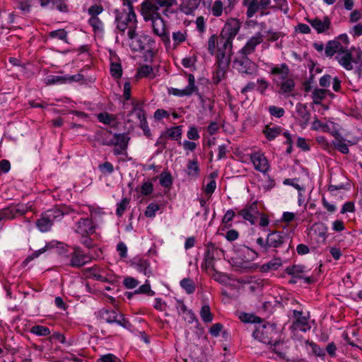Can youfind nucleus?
<instances>
[{
  "instance_id": "obj_62",
  "label": "nucleus",
  "mask_w": 362,
  "mask_h": 362,
  "mask_svg": "<svg viewBox=\"0 0 362 362\" xmlns=\"http://www.w3.org/2000/svg\"><path fill=\"white\" fill-rule=\"evenodd\" d=\"M269 113L276 117L280 118L284 115V110L282 107H279L276 106H270L269 107Z\"/></svg>"
},
{
  "instance_id": "obj_20",
  "label": "nucleus",
  "mask_w": 362,
  "mask_h": 362,
  "mask_svg": "<svg viewBox=\"0 0 362 362\" xmlns=\"http://www.w3.org/2000/svg\"><path fill=\"white\" fill-rule=\"evenodd\" d=\"M233 66L241 73L251 74L255 71V64L247 57L235 59Z\"/></svg>"
},
{
  "instance_id": "obj_58",
  "label": "nucleus",
  "mask_w": 362,
  "mask_h": 362,
  "mask_svg": "<svg viewBox=\"0 0 362 362\" xmlns=\"http://www.w3.org/2000/svg\"><path fill=\"white\" fill-rule=\"evenodd\" d=\"M103 8L102 6L93 5L88 8V13L90 16V17L98 18V16L100 14L103 12Z\"/></svg>"
},
{
  "instance_id": "obj_23",
  "label": "nucleus",
  "mask_w": 362,
  "mask_h": 362,
  "mask_svg": "<svg viewBox=\"0 0 362 362\" xmlns=\"http://www.w3.org/2000/svg\"><path fill=\"white\" fill-rule=\"evenodd\" d=\"M107 144L115 145L114 152L115 154H121L125 150L127 145V139L124 134H115L112 139Z\"/></svg>"
},
{
  "instance_id": "obj_17",
  "label": "nucleus",
  "mask_w": 362,
  "mask_h": 362,
  "mask_svg": "<svg viewBox=\"0 0 362 362\" xmlns=\"http://www.w3.org/2000/svg\"><path fill=\"white\" fill-rule=\"evenodd\" d=\"M262 41L263 35L261 33H257L247 41L245 45L240 50V53L243 56L250 54Z\"/></svg>"
},
{
  "instance_id": "obj_34",
  "label": "nucleus",
  "mask_w": 362,
  "mask_h": 362,
  "mask_svg": "<svg viewBox=\"0 0 362 362\" xmlns=\"http://www.w3.org/2000/svg\"><path fill=\"white\" fill-rule=\"evenodd\" d=\"M214 251L208 249L204 256V267L206 270H214Z\"/></svg>"
},
{
  "instance_id": "obj_19",
  "label": "nucleus",
  "mask_w": 362,
  "mask_h": 362,
  "mask_svg": "<svg viewBox=\"0 0 362 362\" xmlns=\"http://www.w3.org/2000/svg\"><path fill=\"white\" fill-rule=\"evenodd\" d=\"M240 28V22L239 20L236 18H230L225 24L221 35L233 40L239 32Z\"/></svg>"
},
{
  "instance_id": "obj_4",
  "label": "nucleus",
  "mask_w": 362,
  "mask_h": 362,
  "mask_svg": "<svg viewBox=\"0 0 362 362\" xmlns=\"http://www.w3.org/2000/svg\"><path fill=\"white\" fill-rule=\"evenodd\" d=\"M276 335L274 327L267 324L262 320L255 325V330L253 332L255 339L266 344L276 345V341L273 339Z\"/></svg>"
},
{
  "instance_id": "obj_42",
  "label": "nucleus",
  "mask_w": 362,
  "mask_h": 362,
  "mask_svg": "<svg viewBox=\"0 0 362 362\" xmlns=\"http://www.w3.org/2000/svg\"><path fill=\"white\" fill-rule=\"evenodd\" d=\"M88 276L101 281H105L107 280L106 276H104V271L97 267L90 269Z\"/></svg>"
},
{
  "instance_id": "obj_10",
  "label": "nucleus",
  "mask_w": 362,
  "mask_h": 362,
  "mask_svg": "<svg viewBox=\"0 0 362 362\" xmlns=\"http://www.w3.org/2000/svg\"><path fill=\"white\" fill-rule=\"evenodd\" d=\"M28 210V206L24 204L11 205L0 210V222L15 218L24 214Z\"/></svg>"
},
{
  "instance_id": "obj_28",
  "label": "nucleus",
  "mask_w": 362,
  "mask_h": 362,
  "mask_svg": "<svg viewBox=\"0 0 362 362\" xmlns=\"http://www.w3.org/2000/svg\"><path fill=\"white\" fill-rule=\"evenodd\" d=\"M243 6L246 8V16L252 18L260 9L259 0H243Z\"/></svg>"
},
{
  "instance_id": "obj_51",
  "label": "nucleus",
  "mask_w": 362,
  "mask_h": 362,
  "mask_svg": "<svg viewBox=\"0 0 362 362\" xmlns=\"http://www.w3.org/2000/svg\"><path fill=\"white\" fill-rule=\"evenodd\" d=\"M218 40L217 36L215 35H211L207 42V49L211 54H214L216 51V47H218Z\"/></svg>"
},
{
  "instance_id": "obj_60",
  "label": "nucleus",
  "mask_w": 362,
  "mask_h": 362,
  "mask_svg": "<svg viewBox=\"0 0 362 362\" xmlns=\"http://www.w3.org/2000/svg\"><path fill=\"white\" fill-rule=\"evenodd\" d=\"M160 184L165 187H168L172 184L171 176L169 173H162L160 177Z\"/></svg>"
},
{
  "instance_id": "obj_49",
  "label": "nucleus",
  "mask_w": 362,
  "mask_h": 362,
  "mask_svg": "<svg viewBox=\"0 0 362 362\" xmlns=\"http://www.w3.org/2000/svg\"><path fill=\"white\" fill-rule=\"evenodd\" d=\"M313 230L315 233L318 232L319 239L320 240L324 242L326 239L327 234V227L322 223L315 224L313 226Z\"/></svg>"
},
{
  "instance_id": "obj_48",
  "label": "nucleus",
  "mask_w": 362,
  "mask_h": 362,
  "mask_svg": "<svg viewBox=\"0 0 362 362\" xmlns=\"http://www.w3.org/2000/svg\"><path fill=\"white\" fill-rule=\"evenodd\" d=\"M277 86H280L282 92L289 93L293 89L295 84L293 79L288 78Z\"/></svg>"
},
{
  "instance_id": "obj_18",
  "label": "nucleus",
  "mask_w": 362,
  "mask_h": 362,
  "mask_svg": "<svg viewBox=\"0 0 362 362\" xmlns=\"http://www.w3.org/2000/svg\"><path fill=\"white\" fill-rule=\"evenodd\" d=\"M82 76L81 74L70 75H50L46 78V83L47 84H62L67 83L72 81H78L81 80Z\"/></svg>"
},
{
  "instance_id": "obj_37",
  "label": "nucleus",
  "mask_w": 362,
  "mask_h": 362,
  "mask_svg": "<svg viewBox=\"0 0 362 362\" xmlns=\"http://www.w3.org/2000/svg\"><path fill=\"white\" fill-rule=\"evenodd\" d=\"M155 74H153V69L151 66L148 65H144L141 66L136 73V77L143 78V77H150L153 78Z\"/></svg>"
},
{
  "instance_id": "obj_36",
  "label": "nucleus",
  "mask_w": 362,
  "mask_h": 362,
  "mask_svg": "<svg viewBox=\"0 0 362 362\" xmlns=\"http://www.w3.org/2000/svg\"><path fill=\"white\" fill-rule=\"evenodd\" d=\"M89 25L96 34H102L104 30L103 23L99 18L90 17L88 20Z\"/></svg>"
},
{
  "instance_id": "obj_31",
  "label": "nucleus",
  "mask_w": 362,
  "mask_h": 362,
  "mask_svg": "<svg viewBox=\"0 0 362 362\" xmlns=\"http://www.w3.org/2000/svg\"><path fill=\"white\" fill-rule=\"evenodd\" d=\"M256 212V204L253 203L249 207L245 208L240 211V214L243 218L251 223H255L254 214Z\"/></svg>"
},
{
  "instance_id": "obj_53",
  "label": "nucleus",
  "mask_w": 362,
  "mask_h": 362,
  "mask_svg": "<svg viewBox=\"0 0 362 362\" xmlns=\"http://www.w3.org/2000/svg\"><path fill=\"white\" fill-rule=\"evenodd\" d=\"M110 73L115 78H119L122 74V66L119 63L112 62L110 66Z\"/></svg>"
},
{
  "instance_id": "obj_14",
  "label": "nucleus",
  "mask_w": 362,
  "mask_h": 362,
  "mask_svg": "<svg viewBox=\"0 0 362 362\" xmlns=\"http://www.w3.org/2000/svg\"><path fill=\"white\" fill-rule=\"evenodd\" d=\"M251 162L254 166V168L265 174L269 170V163L263 153L261 151L253 152L250 155Z\"/></svg>"
},
{
  "instance_id": "obj_30",
  "label": "nucleus",
  "mask_w": 362,
  "mask_h": 362,
  "mask_svg": "<svg viewBox=\"0 0 362 362\" xmlns=\"http://www.w3.org/2000/svg\"><path fill=\"white\" fill-rule=\"evenodd\" d=\"M283 243V237L279 232H272L267 236V244L269 247H278Z\"/></svg>"
},
{
  "instance_id": "obj_1",
  "label": "nucleus",
  "mask_w": 362,
  "mask_h": 362,
  "mask_svg": "<svg viewBox=\"0 0 362 362\" xmlns=\"http://www.w3.org/2000/svg\"><path fill=\"white\" fill-rule=\"evenodd\" d=\"M124 8L122 11H115V23L117 29L124 35L127 30V35H132L134 30H136L137 21L135 13L133 11L130 0H124Z\"/></svg>"
},
{
  "instance_id": "obj_25",
  "label": "nucleus",
  "mask_w": 362,
  "mask_h": 362,
  "mask_svg": "<svg viewBox=\"0 0 362 362\" xmlns=\"http://www.w3.org/2000/svg\"><path fill=\"white\" fill-rule=\"evenodd\" d=\"M145 119V115L141 105L136 104L134 105L132 110L128 115L127 120L128 122L137 125Z\"/></svg>"
},
{
  "instance_id": "obj_44",
  "label": "nucleus",
  "mask_w": 362,
  "mask_h": 362,
  "mask_svg": "<svg viewBox=\"0 0 362 362\" xmlns=\"http://www.w3.org/2000/svg\"><path fill=\"white\" fill-rule=\"evenodd\" d=\"M281 265V261L279 259H273L267 264L262 266L261 269L263 272L269 270H276Z\"/></svg>"
},
{
  "instance_id": "obj_8",
  "label": "nucleus",
  "mask_w": 362,
  "mask_h": 362,
  "mask_svg": "<svg viewBox=\"0 0 362 362\" xmlns=\"http://www.w3.org/2000/svg\"><path fill=\"white\" fill-rule=\"evenodd\" d=\"M143 16L146 21L151 20L152 21L154 33L162 38L166 46H170V38L165 33V25L160 17V13L153 14L152 16H147L143 13Z\"/></svg>"
},
{
  "instance_id": "obj_7",
  "label": "nucleus",
  "mask_w": 362,
  "mask_h": 362,
  "mask_svg": "<svg viewBox=\"0 0 362 362\" xmlns=\"http://www.w3.org/2000/svg\"><path fill=\"white\" fill-rule=\"evenodd\" d=\"M258 256L256 251L246 246H242L237 249L233 259L239 267L247 268L248 264L254 261Z\"/></svg>"
},
{
  "instance_id": "obj_61",
  "label": "nucleus",
  "mask_w": 362,
  "mask_h": 362,
  "mask_svg": "<svg viewBox=\"0 0 362 362\" xmlns=\"http://www.w3.org/2000/svg\"><path fill=\"white\" fill-rule=\"evenodd\" d=\"M123 284L126 288L132 289L139 285V281L133 277L128 276L124 279Z\"/></svg>"
},
{
  "instance_id": "obj_29",
  "label": "nucleus",
  "mask_w": 362,
  "mask_h": 362,
  "mask_svg": "<svg viewBox=\"0 0 362 362\" xmlns=\"http://www.w3.org/2000/svg\"><path fill=\"white\" fill-rule=\"evenodd\" d=\"M202 0H184L180 4V11L187 15L192 14Z\"/></svg>"
},
{
  "instance_id": "obj_54",
  "label": "nucleus",
  "mask_w": 362,
  "mask_h": 362,
  "mask_svg": "<svg viewBox=\"0 0 362 362\" xmlns=\"http://www.w3.org/2000/svg\"><path fill=\"white\" fill-rule=\"evenodd\" d=\"M97 362H122L121 360L112 354H107L100 356Z\"/></svg>"
},
{
  "instance_id": "obj_26",
  "label": "nucleus",
  "mask_w": 362,
  "mask_h": 362,
  "mask_svg": "<svg viewBox=\"0 0 362 362\" xmlns=\"http://www.w3.org/2000/svg\"><path fill=\"white\" fill-rule=\"evenodd\" d=\"M348 49L347 47H344L341 42H339L338 40L334 39L333 40H330L327 43L325 47V54L327 57H333L334 54H338L339 52L341 51H344Z\"/></svg>"
},
{
  "instance_id": "obj_9",
  "label": "nucleus",
  "mask_w": 362,
  "mask_h": 362,
  "mask_svg": "<svg viewBox=\"0 0 362 362\" xmlns=\"http://www.w3.org/2000/svg\"><path fill=\"white\" fill-rule=\"evenodd\" d=\"M129 39V45L132 50L140 51L145 49L147 47L151 48L154 41L151 37L146 35H138L134 30L132 35H127Z\"/></svg>"
},
{
  "instance_id": "obj_5",
  "label": "nucleus",
  "mask_w": 362,
  "mask_h": 362,
  "mask_svg": "<svg viewBox=\"0 0 362 362\" xmlns=\"http://www.w3.org/2000/svg\"><path fill=\"white\" fill-rule=\"evenodd\" d=\"M177 4L176 0H147L142 4V13L147 16L160 13L166 8Z\"/></svg>"
},
{
  "instance_id": "obj_15",
  "label": "nucleus",
  "mask_w": 362,
  "mask_h": 362,
  "mask_svg": "<svg viewBox=\"0 0 362 362\" xmlns=\"http://www.w3.org/2000/svg\"><path fill=\"white\" fill-rule=\"evenodd\" d=\"M307 21L318 34L327 33L332 25L331 19L327 16L309 18Z\"/></svg>"
},
{
  "instance_id": "obj_43",
  "label": "nucleus",
  "mask_w": 362,
  "mask_h": 362,
  "mask_svg": "<svg viewBox=\"0 0 362 362\" xmlns=\"http://www.w3.org/2000/svg\"><path fill=\"white\" fill-rule=\"evenodd\" d=\"M327 90L325 89L315 88L312 93V98L315 104H320L325 98Z\"/></svg>"
},
{
  "instance_id": "obj_40",
  "label": "nucleus",
  "mask_w": 362,
  "mask_h": 362,
  "mask_svg": "<svg viewBox=\"0 0 362 362\" xmlns=\"http://www.w3.org/2000/svg\"><path fill=\"white\" fill-rule=\"evenodd\" d=\"M223 3L221 0H216L213 3L211 7V12L213 16L216 17H219L222 15L223 11H224Z\"/></svg>"
},
{
  "instance_id": "obj_21",
  "label": "nucleus",
  "mask_w": 362,
  "mask_h": 362,
  "mask_svg": "<svg viewBox=\"0 0 362 362\" xmlns=\"http://www.w3.org/2000/svg\"><path fill=\"white\" fill-rule=\"evenodd\" d=\"M40 6L45 8L57 9L60 12H67L68 5L66 0H40Z\"/></svg>"
},
{
  "instance_id": "obj_35",
  "label": "nucleus",
  "mask_w": 362,
  "mask_h": 362,
  "mask_svg": "<svg viewBox=\"0 0 362 362\" xmlns=\"http://www.w3.org/2000/svg\"><path fill=\"white\" fill-rule=\"evenodd\" d=\"M200 317L202 320L205 323H209L212 322L214 316L211 312L209 305L204 304L202 306L200 310Z\"/></svg>"
},
{
  "instance_id": "obj_33",
  "label": "nucleus",
  "mask_w": 362,
  "mask_h": 362,
  "mask_svg": "<svg viewBox=\"0 0 362 362\" xmlns=\"http://www.w3.org/2000/svg\"><path fill=\"white\" fill-rule=\"evenodd\" d=\"M287 274L293 276L296 278H303L305 272V267L302 265H293L287 267L286 269Z\"/></svg>"
},
{
  "instance_id": "obj_46",
  "label": "nucleus",
  "mask_w": 362,
  "mask_h": 362,
  "mask_svg": "<svg viewBox=\"0 0 362 362\" xmlns=\"http://www.w3.org/2000/svg\"><path fill=\"white\" fill-rule=\"evenodd\" d=\"M239 319L243 322L255 323L260 322L261 319L254 315L242 313L239 315Z\"/></svg>"
},
{
  "instance_id": "obj_52",
  "label": "nucleus",
  "mask_w": 362,
  "mask_h": 362,
  "mask_svg": "<svg viewBox=\"0 0 362 362\" xmlns=\"http://www.w3.org/2000/svg\"><path fill=\"white\" fill-rule=\"evenodd\" d=\"M334 146L342 153L346 154L349 153L348 145L343 139L337 138L334 142Z\"/></svg>"
},
{
  "instance_id": "obj_16",
  "label": "nucleus",
  "mask_w": 362,
  "mask_h": 362,
  "mask_svg": "<svg viewBox=\"0 0 362 362\" xmlns=\"http://www.w3.org/2000/svg\"><path fill=\"white\" fill-rule=\"evenodd\" d=\"M294 321L291 328L295 331L307 332L310 329V325L308 322V317L303 315L300 311L293 310Z\"/></svg>"
},
{
  "instance_id": "obj_47",
  "label": "nucleus",
  "mask_w": 362,
  "mask_h": 362,
  "mask_svg": "<svg viewBox=\"0 0 362 362\" xmlns=\"http://www.w3.org/2000/svg\"><path fill=\"white\" fill-rule=\"evenodd\" d=\"M181 287L189 294L194 293L195 286L193 281L190 279H184L180 281Z\"/></svg>"
},
{
  "instance_id": "obj_50",
  "label": "nucleus",
  "mask_w": 362,
  "mask_h": 362,
  "mask_svg": "<svg viewBox=\"0 0 362 362\" xmlns=\"http://www.w3.org/2000/svg\"><path fill=\"white\" fill-rule=\"evenodd\" d=\"M31 333L37 336H47L49 334L50 330L47 327L42 325L33 326L30 329Z\"/></svg>"
},
{
  "instance_id": "obj_38",
  "label": "nucleus",
  "mask_w": 362,
  "mask_h": 362,
  "mask_svg": "<svg viewBox=\"0 0 362 362\" xmlns=\"http://www.w3.org/2000/svg\"><path fill=\"white\" fill-rule=\"evenodd\" d=\"M264 133L268 139L272 140L280 134L281 128L275 126H267L264 130Z\"/></svg>"
},
{
  "instance_id": "obj_22",
  "label": "nucleus",
  "mask_w": 362,
  "mask_h": 362,
  "mask_svg": "<svg viewBox=\"0 0 362 362\" xmlns=\"http://www.w3.org/2000/svg\"><path fill=\"white\" fill-rule=\"evenodd\" d=\"M296 119L301 127V128L305 129L308 124L310 120V113L307 110V107L305 105L301 103H298L296 105Z\"/></svg>"
},
{
  "instance_id": "obj_32",
  "label": "nucleus",
  "mask_w": 362,
  "mask_h": 362,
  "mask_svg": "<svg viewBox=\"0 0 362 362\" xmlns=\"http://www.w3.org/2000/svg\"><path fill=\"white\" fill-rule=\"evenodd\" d=\"M330 124H332V122H322L317 119H315L311 124V128L315 131H321L323 132H330Z\"/></svg>"
},
{
  "instance_id": "obj_45",
  "label": "nucleus",
  "mask_w": 362,
  "mask_h": 362,
  "mask_svg": "<svg viewBox=\"0 0 362 362\" xmlns=\"http://www.w3.org/2000/svg\"><path fill=\"white\" fill-rule=\"evenodd\" d=\"M188 175L191 177H197L199 173V168L197 160H190L187 165V170Z\"/></svg>"
},
{
  "instance_id": "obj_24",
  "label": "nucleus",
  "mask_w": 362,
  "mask_h": 362,
  "mask_svg": "<svg viewBox=\"0 0 362 362\" xmlns=\"http://www.w3.org/2000/svg\"><path fill=\"white\" fill-rule=\"evenodd\" d=\"M272 74L274 75V81L276 85L288 78L289 69L286 64H281L279 66L272 68Z\"/></svg>"
},
{
  "instance_id": "obj_39",
  "label": "nucleus",
  "mask_w": 362,
  "mask_h": 362,
  "mask_svg": "<svg viewBox=\"0 0 362 362\" xmlns=\"http://www.w3.org/2000/svg\"><path fill=\"white\" fill-rule=\"evenodd\" d=\"M182 132L180 126L173 127L168 129L167 134L168 136L175 141H179V143L181 144L180 139L182 136Z\"/></svg>"
},
{
  "instance_id": "obj_12",
  "label": "nucleus",
  "mask_w": 362,
  "mask_h": 362,
  "mask_svg": "<svg viewBox=\"0 0 362 362\" xmlns=\"http://www.w3.org/2000/svg\"><path fill=\"white\" fill-rule=\"evenodd\" d=\"M100 317L108 323H116L126 329L130 327L129 322L124 319L122 314L117 313L115 310H103L100 312Z\"/></svg>"
},
{
  "instance_id": "obj_27",
  "label": "nucleus",
  "mask_w": 362,
  "mask_h": 362,
  "mask_svg": "<svg viewBox=\"0 0 362 362\" xmlns=\"http://www.w3.org/2000/svg\"><path fill=\"white\" fill-rule=\"evenodd\" d=\"M88 262V257L78 247L74 249L71 255V264L74 267H80Z\"/></svg>"
},
{
  "instance_id": "obj_57",
  "label": "nucleus",
  "mask_w": 362,
  "mask_h": 362,
  "mask_svg": "<svg viewBox=\"0 0 362 362\" xmlns=\"http://www.w3.org/2000/svg\"><path fill=\"white\" fill-rule=\"evenodd\" d=\"M135 267L138 272L144 273L145 275H147L149 265L146 260H139L135 264Z\"/></svg>"
},
{
  "instance_id": "obj_2",
  "label": "nucleus",
  "mask_w": 362,
  "mask_h": 362,
  "mask_svg": "<svg viewBox=\"0 0 362 362\" xmlns=\"http://www.w3.org/2000/svg\"><path fill=\"white\" fill-rule=\"evenodd\" d=\"M335 59L344 69L350 71L354 69V64L361 62L362 51L359 48L352 47L339 52Z\"/></svg>"
},
{
  "instance_id": "obj_3",
  "label": "nucleus",
  "mask_w": 362,
  "mask_h": 362,
  "mask_svg": "<svg viewBox=\"0 0 362 362\" xmlns=\"http://www.w3.org/2000/svg\"><path fill=\"white\" fill-rule=\"evenodd\" d=\"M64 215V211L59 207H54L44 212L37 221L36 226L40 231L45 233L50 230L53 223L59 221Z\"/></svg>"
},
{
  "instance_id": "obj_56",
  "label": "nucleus",
  "mask_w": 362,
  "mask_h": 362,
  "mask_svg": "<svg viewBox=\"0 0 362 362\" xmlns=\"http://www.w3.org/2000/svg\"><path fill=\"white\" fill-rule=\"evenodd\" d=\"M153 192V184L151 182H144L140 187V192L142 195L147 196Z\"/></svg>"
},
{
  "instance_id": "obj_59",
  "label": "nucleus",
  "mask_w": 362,
  "mask_h": 362,
  "mask_svg": "<svg viewBox=\"0 0 362 362\" xmlns=\"http://www.w3.org/2000/svg\"><path fill=\"white\" fill-rule=\"evenodd\" d=\"M296 214L293 212L285 211L282 214L281 221L289 223L297 220Z\"/></svg>"
},
{
  "instance_id": "obj_6",
  "label": "nucleus",
  "mask_w": 362,
  "mask_h": 362,
  "mask_svg": "<svg viewBox=\"0 0 362 362\" xmlns=\"http://www.w3.org/2000/svg\"><path fill=\"white\" fill-rule=\"evenodd\" d=\"M232 42L233 40L230 37H227L224 35L221 36L218 40V54L217 55L218 65L223 66V67L227 66L228 64V57L226 55H230L232 50Z\"/></svg>"
},
{
  "instance_id": "obj_13",
  "label": "nucleus",
  "mask_w": 362,
  "mask_h": 362,
  "mask_svg": "<svg viewBox=\"0 0 362 362\" xmlns=\"http://www.w3.org/2000/svg\"><path fill=\"white\" fill-rule=\"evenodd\" d=\"M95 225L93 221L88 218H81L77 221L74 226L76 233L82 237H88L95 233Z\"/></svg>"
},
{
  "instance_id": "obj_41",
  "label": "nucleus",
  "mask_w": 362,
  "mask_h": 362,
  "mask_svg": "<svg viewBox=\"0 0 362 362\" xmlns=\"http://www.w3.org/2000/svg\"><path fill=\"white\" fill-rule=\"evenodd\" d=\"M174 46L180 45L185 41L187 38V32L185 30L175 31L172 34Z\"/></svg>"
},
{
  "instance_id": "obj_11",
  "label": "nucleus",
  "mask_w": 362,
  "mask_h": 362,
  "mask_svg": "<svg viewBox=\"0 0 362 362\" xmlns=\"http://www.w3.org/2000/svg\"><path fill=\"white\" fill-rule=\"evenodd\" d=\"M187 86L182 89L169 88L168 93L177 97L190 96L198 90L195 85V78L192 74L187 75Z\"/></svg>"
},
{
  "instance_id": "obj_63",
  "label": "nucleus",
  "mask_w": 362,
  "mask_h": 362,
  "mask_svg": "<svg viewBox=\"0 0 362 362\" xmlns=\"http://www.w3.org/2000/svg\"><path fill=\"white\" fill-rule=\"evenodd\" d=\"M98 119L100 122H103L105 124H110L114 121L113 116L107 113L99 114L98 115Z\"/></svg>"
},
{
  "instance_id": "obj_55",
  "label": "nucleus",
  "mask_w": 362,
  "mask_h": 362,
  "mask_svg": "<svg viewBox=\"0 0 362 362\" xmlns=\"http://www.w3.org/2000/svg\"><path fill=\"white\" fill-rule=\"evenodd\" d=\"M160 209V206L157 204L151 203L146 209L145 215L147 217L153 218L156 216V212Z\"/></svg>"
},
{
  "instance_id": "obj_64",
  "label": "nucleus",
  "mask_w": 362,
  "mask_h": 362,
  "mask_svg": "<svg viewBox=\"0 0 362 362\" xmlns=\"http://www.w3.org/2000/svg\"><path fill=\"white\" fill-rule=\"evenodd\" d=\"M49 36L62 40H66L67 34L64 30H57L51 32Z\"/></svg>"
}]
</instances>
